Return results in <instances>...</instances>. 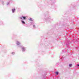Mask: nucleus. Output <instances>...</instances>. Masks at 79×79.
Returning a JSON list of instances; mask_svg holds the SVG:
<instances>
[{
  "label": "nucleus",
  "mask_w": 79,
  "mask_h": 79,
  "mask_svg": "<svg viewBox=\"0 0 79 79\" xmlns=\"http://www.w3.org/2000/svg\"><path fill=\"white\" fill-rule=\"evenodd\" d=\"M12 55H14V54H15V52H12Z\"/></svg>",
  "instance_id": "nucleus-9"
},
{
  "label": "nucleus",
  "mask_w": 79,
  "mask_h": 79,
  "mask_svg": "<svg viewBox=\"0 0 79 79\" xmlns=\"http://www.w3.org/2000/svg\"><path fill=\"white\" fill-rule=\"evenodd\" d=\"M56 75H58V72H56Z\"/></svg>",
  "instance_id": "nucleus-4"
},
{
  "label": "nucleus",
  "mask_w": 79,
  "mask_h": 79,
  "mask_svg": "<svg viewBox=\"0 0 79 79\" xmlns=\"http://www.w3.org/2000/svg\"><path fill=\"white\" fill-rule=\"evenodd\" d=\"M30 21H33V20H32V19L31 18H30Z\"/></svg>",
  "instance_id": "nucleus-5"
},
{
  "label": "nucleus",
  "mask_w": 79,
  "mask_h": 79,
  "mask_svg": "<svg viewBox=\"0 0 79 79\" xmlns=\"http://www.w3.org/2000/svg\"><path fill=\"white\" fill-rule=\"evenodd\" d=\"M23 49V51H25V49L24 48V47H23L22 48Z\"/></svg>",
  "instance_id": "nucleus-3"
},
{
  "label": "nucleus",
  "mask_w": 79,
  "mask_h": 79,
  "mask_svg": "<svg viewBox=\"0 0 79 79\" xmlns=\"http://www.w3.org/2000/svg\"><path fill=\"white\" fill-rule=\"evenodd\" d=\"M20 44V43L18 42V41L17 42V45H19Z\"/></svg>",
  "instance_id": "nucleus-2"
},
{
  "label": "nucleus",
  "mask_w": 79,
  "mask_h": 79,
  "mask_svg": "<svg viewBox=\"0 0 79 79\" xmlns=\"http://www.w3.org/2000/svg\"><path fill=\"white\" fill-rule=\"evenodd\" d=\"M8 4H9V3H8L7 5H8Z\"/></svg>",
  "instance_id": "nucleus-11"
},
{
  "label": "nucleus",
  "mask_w": 79,
  "mask_h": 79,
  "mask_svg": "<svg viewBox=\"0 0 79 79\" xmlns=\"http://www.w3.org/2000/svg\"><path fill=\"white\" fill-rule=\"evenodd\" d=\"M20 19H22V18H20Z\"/></svg>",
  "instance_id": "nucleus-12"
},
{
  "label": "nucleus",
  "mask_w": 79,
  "mask_h": 79,
  "mask_svg": "<svg viewBox=\"0 0 79 79\" xmlns=\"http://www.w3.org/2000/svg\"><path fill=\"white\" fill-rule=\"evenodd\" d=\"M69 66H70V67H71V66H72V64H69Z\"/></svg>",
  "instance_id": "nucleus-6"
},
{
  "label": "nucleus",
  "mask_w": 79,
  "mask_h": 79,
  "mask_svg": "<svg viewBox=\"0 0 79 79\" xmlns=\"http://www.w3.org/2000/svg\"><path fill=\"white\" fill-rule=\"evenodd\" d=\"M12 11L13 13H14L15 11V9H14L12 10Z\"/></svg>",
  "instance_id": "nucleus-1"
},
{
  "label": "nucleus",
  "mask_w": 79,
  "mask_h": 79,
  "mask_svg": "<svg viewBox=\"0 0 79 79\" xmlns=\"http://www.w3.org/2000/svg\"><path fill=\"white\" fill-rule=\"evenodd\" d=\"M33 27H34V25L33 26Z\"/></svg>",
  "instance_id": "nucleus-13"
},
{
  "label": "nucleus",
  "mask_w": 79,
  "mask_h": 79,
  "mask_svg": "<svg viewBox=\"0 0 79 79\" xmlns=\"http://www.w3.org/2000/svg\"><path fill=\"white\" fill-rule=\"evenodd\" d=\"M22 23H23V24H25V23L24 22V21H22Z\"/></svg>",
  "instance_id": "nucleus-8"
},
{
  "label": "nucleus",
  "mask_w": 79,
  "mask_h": 79,
  "mask_svg": "<svg viewBox=\"0 0 79 79\" xmlns=\"http://www.w3.org/2000/svg\"><path fill=\"white\" fill-rule=\"evenodd\" d=\"M23 19H26V17H23Z\"/></svg>",
  "instance_id": "nucleus-7"
},
{
  "label": "nucleus",
  "mask_w": 79,
  "mask_h": 79,
  "mask_svg": "<svg viewBox=\"0 0 79 79\" xmlns=\"http://www.w3.org/2000/svg\"><path fill=\"white\" fill-rule=\"evenodd\" d=\"M77 66H79V64H77Z\"/></svg>",
  "instance_id": "nucleus-10"
}]
</instances>
